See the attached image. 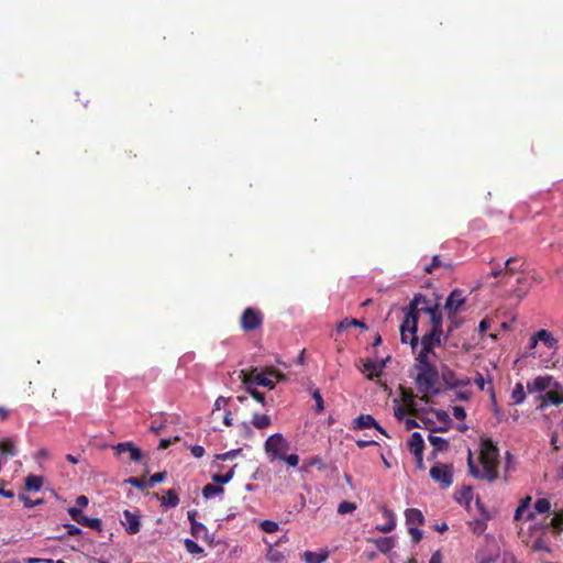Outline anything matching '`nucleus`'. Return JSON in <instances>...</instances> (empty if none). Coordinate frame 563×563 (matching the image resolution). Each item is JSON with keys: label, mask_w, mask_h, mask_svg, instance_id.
Listing matches in <instances>:
<instances>
[{"label": "nucleus", "mask_w": 563, "mask_h": 563, "mask_svg": "<svg viewBox=\"0 0 563 563\" xmlns=\"http://www.w3.org/2000/svg\"><path fill=\"white\" fill-rule=\"evenodd\" d=\"M486 529V523L484 521H481V520H476L475 521V525H474V528H473V531L475 533H482L484 532V530Z\"/></svg>", "instance_id": "obj_64"}, {"label": "nucleus", "mask_w": 563, "mask_h": 563, "mask_svg": "<svg viewBox=\"0 0 563 563\" xmlns=\"http://www.w3.org/2000/svg\"><path fill=\"white\" fill-rule=\"evenodd\" d=\"M384 514L388 517V521L385 525H378L376 526V529L380 532L388 533L393 531L396 527V519L393 516V514L384 508Z\"/></svg>", "instance_id": "obj_29"}, {"label": "nucleus", "mask_w": 563, "mask_h": 563, "mask_svg": "<svg viewBox=\"0 0 563 563\" xmlns=\"http://www.w3.org/2000/svg\"><path fill=\"white\" fill-rule=\"evenodd\" d=\"M0 453L4 456L15 455V445L11 439L7 438L0 441Z\"/></svg>", "instance_id": "obj_32"}, {"label": "nucleus", "mask_w": 563, "mask_h": 563, "mask_svg": "<svg viewBox=\"0 0 563 563\" xmlns=\"http://www.w3.org/2000/svg\"><path fill=\"white\" fill-rule=\"evenodd\" d=\"M224 490H223V487L222 486H219V485H214V484H207L203 486L202 488V496L205 498H210L212 496H216V495H220L222 494Z\"/></svg>", "instance_id": "obj_35"}, {"label": "nucleus", "mask_w": 563, "mask_h": 563, "mask_svg": "<svg viewBox=\"0 0 563 563\" xmlns=\"http://www.w3.org/2000/svg\"><path fill=\"white\" fill-rule=\"evenodd\" d=\"M184 545L187 552L190 554H201L203 552V549L194 540L186 539L184 541Z\"/></svg>", "instance_id": "obj_38"}, {"label": "nucleus", "mask_w": 563, "mask_h": 563, "mask_svg": "<svg viewBox=\"0 0 563 563\" xmlns=\"http://www.w3.org/2000/svg\"><path fill=\"white\" fill-rule=\"evenodd\" d=\"M438 268H442L444 274H450L454 269V263L452 261H443L439 255H434L431 263L424 266V272L433 274Z\"/></svg>", "instance_id": "obj_14"}, {"label": "nucleus", "mask_w": 563, "mask_h": 563, "mask_svg": "<svg viewBox=\"0 0 563 563\" xmlns=\"http://www.w3.org/2000/svg\"><path fill=\"white\" fill-rule=\"evenodd\" d=\"M428 440H429L430 444L433 446V451H432V453L430 455L431 459H435L438 452H443V451H446L449 449L448 440H445V439H443L441 437H437V435L430 434L428 437Z\"/></svg>", "instance_id": "obj_19"}, {"label": "nucleus", "mask_w": 563, "mask_h": 563, "mask_svg": "<svg viewBox=\"0 0 563 563\" xmlns=\"http://www.w3.org/2000/svg\"><path fill=\"white\" fill-rule=\"evenodd\" d=\"M246 389L256 401L261 402L263 406H266L264 393H261L257 389L252 388V385L246 386Z\"/></svg>", "instance_id": "obj_46"}, {"label": "nucleus", "mask_w": 563, "mask_h": 563, "mask_svg": "<svg viewBox=\"0 0 563 563\" xmlns=\"http://www.w3.org/2000/svg\"><path fill=\"white\" fill-rule=\"evenodd\" d=\"M87 527L100 532L102 530V521L99 518H91Z\"/></svg>", "instance_id": "obj_58"}, {"label": "nucleus", "mask_w": 563, "mask_h": 563, "mask_svg": "<svg viewBox=\"0 0 563 563\" xmlns=\"http://www.w3.org/2000/svg\"><path fill=\"white\" fill-rule=\"evenodd\" d=\"M532 550L537 551V552H540V551L550 552L549 545L541 538H538L537 540H534V542L532 543Z\"/></svg>", "instance_id": "obj_50"}, {"label": "nucleus", "mask_w": 563, "mask_h": 563, "mask_svg": "<svg viewBox=\"0 0 563 563\" xmlns=\"http://www.w3.org/2000/svg\"><path fill=\"white\" fill-rule=\"evenodd\" d=\"M230 398H225L223 396H220L216 399L213 411L220 410L223 406H225L229 402Z\"/></svg>", "instance_id": "obj_59"}, {"label": "nucleus", "mask_w": 563, "mask_h": 563, "mask_svg": "<svg viewBox=\"0 0 563 563\" xmlns=\"http://www.w3.org/2000/svg\"><path fill=\"white\" fill-rule=\"evenodd\" d=\"M68 515L70 516V518L78 522V520L80 519L81 515H82V511L80 508H77V507H69L68 508Z\"/></svg>", "instance_id": "obj_55"}, {"label": "nucleus", "mask_w": 563, "mask_h": 563, "mask_svg": "<svg viewBox=\"0 0 563 563\" xmlns=\"http://www.w3.org/2000/svg\"><path fill=\"white\" fill-rule=\"evenodd\" d=\"M540 405L538 406V409L543 411L545 410L547 406L549 404L553 406H560L563 404V388L561 384L559 383V387H552L544 394H542L539 398Z\"/></svg>", "instance_id": "obj_9"}, {"label": "nucleus", "mask_w": 563, "mask_h": 563, "mask_svg": "<svg viewBox=\"0 0 563 563\" xmlns=\"http://www.w3.org/2000/svg\"><path fill=\"white\" fill-rule=\"evenodd\" d=\"M446 340L448 335H444L443 332L430 330L429 333L424 334L421 338V343H427L430 344V346L434 347L441 346L446 342Z\"/></svg>", "instance_id": "obj_17"}, {"label": "nucleus", "mask_w": 563, "mask_h": 563, "mask_svg": "<svg viewBox=\"0 0 563 563\" xmlns=\"http://www.w3.org/2000/svg\"><path fill=\"white\" fill-rule=\"evenodd\" d=\"M511 399L514 400V404H516V405H520L525 401L526 391H525V386L522 383H517L515 385V388L512 389V393H511Z\"/></svg>", "instance_id": "obj_31"}, {"label": "nucleus", "mask_w": 563, "mask_h": 563, "mask_svg": "<svg viewBox=\"0 0 563 563\" xmlns=\"http://www.w3.org/2000/svg\"><path fill=\"white\" fill-rule=\"evenodd\" d=\"M429 316H430V322H431V330L443 332V330H442V313L439 310V307L435 308L431 313H429Z\"/></svg>", "instance_id": "obj_30"}, {"label": "nucleus", "mask_w": 563, "mask_h": 563, "mask_svg": "<svg viewBox=\"0 0 563 563\" xmlns=\"http://www.w3.org/2000/svg\"><path fill=\"white\" fill-rule=\"evenodd\" d=\"M519 262V258L517 257H509L505 263V269L506 273L515 274L516 272L520 271L521 265L517 266L516 264Z\"/></svg>", "instance_id": "obj_42"}, {"label": "nucleus", "mask_w": 563, "mask_h": 563, "mask_svg": "<svg viewBox=\"0 0 563 563\" xmlns=\"http://www.w3.org/2000/svg\"><path fill=\"white\" fill-rule=\"evenodd\" d=\"M179 441V437H175L174 439H162L158 444L159 450L167 449L173 442Z\"/></svg>", "instance_id": "obj_62"}, {"label": "nucleus", "mask_w": 563, "mask_h": 563, "mask_svg": "<svg viewBox=\"0 0 563 563\" xmlns=\"http://www.w3.org/2000/svg\"><path fill=\"white\" fill-rule=\"evenodd\" d=\"M241 374L242 383L245 386L257 384L260 386L273 389L276 382L286 380V375L273 366L265 367L261 371L257 367H252L249 373L242 371Z\"/></svg>", "instance_id": "obj_3"}, {"label": "nucleus", "mask_w": 563, "mask_h": 563, "mask_svg": "<svg viewBox=\"0 0 563 563\" xmlns=\"http://www.w3.org/2000/svg\"><path fill=\"white\" fill-rule=\"evenodd\" d=\"M265 451L273 459L279 460L285 457V453L289 449V444L282 433H274L265 441Z\"/></svg>", "instance_id": "obj_5"}, {"label": "nucleus", "mask_w": 563, "mask_h": 563, "mask_svg": "<svg viewBox=\"0 0 563 563\" xmlns=\"http://www.w3.org/2000/svg\"><path fill=\"white\" fill-rule=\"evenodd\" d=\"M415 368L418 372L415 377L416 385L418 390L424 394L421 399L429 402L430 398L427 394L431 393L432 395H438L440 391L435 388V383L439 379V372L432 363L415 364Z\"/></svg>", "instance_id": "obj_2"}, {"label": "nucleus", "mask_w": 563, "mask_h": 563, "mask_svg": "<svg viewBox=\"0 0 563 563\" xmlns=\"http://www.w3.org/2000/svg\"><path fill=\"white\" fill-rule=\"evenodd\" d=\"M550 526L556 533H561L563 531V511H558L554 514L550 521Z\"/></svg>", "instance_id": "obj_36"}, {"label": "nucleus", "mask_w": 563, "mask_h": 563, "mask_svg": "<svg viewBox=\"0 0 563 563\" xmlns=\"http://www.w3.org/2000/svg\"><path fill=\"white\" fill-rule=\"evenodd\" d=\"M64 527L66 528L67 532L66 534L67 536H77V534H80L81 533V529L78 528L77 526L75 525H71V523H66L64 525Z\"/></svg>", "instance_id": "obj_57"}, {"label": "nucleus", "mask_w": 563, "mask_h": 563, "mask_svg": "<svg viewBox=\"0 0 563 563\" xmlns=\"http://www.w3.org/2000/svg\"><path fill=\"white\" fill-rule=\"evenodd\" d=\"M438 307V303H431L424 295L416 294L413 299L410 301L406 313L412 312L413 318H416L418 322L420 312L429 314Z\"/></svg>", "instance_id": "obj_8"}, {"label": "nucleus", "mask_w": 563, "mask_h": 563, "mask_svg": "<svg viewBox=\"0 0 563 563\" xmlns=\"http://www.w3.org/2000/svg\"><path fill=\"white\" fill-rule=\"evenodd\" d=\"M263 320L264 316L258 309L247 307L241 314L240 325L244 331H253L262 327Z\"/></svg>", "instance_id": "obj_6"}, {"label": "nucleus", "mask_w": 563, "mask_h": 563, "mask_svg": "<svg viewBox=\"0 0 563 563\" xmlns=\"http://www.w3.org/2000/svg\"><path fill=\"white\" fill-rule=\"evenodd\" d=\"M375 428L382 434L387 435L386 431L376 422L373 416L371 415H361L356 419H354L353 428L354 429H366V428Z\"/></svg>", "instance_id": "obj_16"}, {"label": "nucleus", "mask_w": 563, "mask_h": 563, "mask_svg": "<svg viewBox=\"0 0 563 563\" xmlns=\"http://www.w3.org/2000/svg\"><path fill=\"white\" fill-rule=\"evenodd\" d=\"M113 450L117 456H120L123 453L129 454L130 461L135 463L141 462L143 457L141 449L130 441L118 443L117 445L113 446Z\"/></svg>", "instance_id": "obj_11"}, {"label": "nucleus", "mask_w": 563, "mask_h": 563, "mask_svg": "<svg viewBox=\"0 0 563 563\" xmlns=\"http://www.w3.org/2000/svg\"><path fill=\"white\" fill-rule=\"evenodd\" d=\"M19 498L23 503L25 508H33L37 505L43 504V499L32 500L29 496H26L24 494H20Z\"/></svg>", "instance_id": "obj_47"}, {"label": "nucleus", "mask_w": 563, "mask_h": 563, "mask_svg": "<svg viewBox=\"0 0 563 563\" xmlns=\"http://www.w3.org/2000/svg\"><path fill=\"white\" fill-rule=\"evenodd\" d=\"M124 520L122 525L125 527L128 534H136L141 529L140 515L130 510L123 511Z\"/></svg>", "instance_id": "obj_13"}, {"label": "nucleus", "mask_w": 563, "mask_h": 563, "mask_svg": "<svg viewBox=\"0 0 563 563\" xmlns=\"http://www.w3.org/2000/svg\"><path fill=\"white\" fill-rule=\"evenodd\" d=\"M537 340L543 342L549 349H556L559 341L553 334L545 329H541L537 332Z\"/></svg>", "instance_id": "obj_21"}, {"label": "nucleus", "mask_w": 563, "mask_h": 563, "mask_svg": "<svg viewBox=\"0 0 563 563\" xmlns=\"http://www.w3.org/2000/svg\"><path fill=\"white\" fill-rule=\"evenodd\" d=\"M152 483H161L167 477V472H157L153 474L152 476Z\"/></svg>", "instance_id": "obj_63"}, {"label": "nucleus", "mask_w": 563, "mask_h": 563, "mask_svg": "<svg viewBox=\"0 0 563 563\" xmlns=\"http://www.w3.org/2000/svg\"><path fill=\"white\" fill-rule=\"evenodd\" d=\"M453 416L457 420H464L466 418L465 409L463 407H461V406H454L453 407Z\"/></svg>", "instance_id": "obj_56"}, {"label": "nucleus", "mask_w": 563, "mask_h": 563, "mask_svg": "<svg viewBox=\"0 0 563 563\" xmlns=\"http://www.w3.org/2000/svg\"><path fill=\"white\" fill-rule=\"evenodd\" d=\"M424 442L419 432H413L408 440V449L413 455L423 454Z\"/></svg>", "instance_id": "obj_18"}, {"label": "nucleus", "mask_w": 563, "mask_h": 563, "mask_svg": "<svg viewBox=\"0 0 563 563\" xmlns=\"http://www.w3.org/2000/svg\"><path fill=\"white\" fill-rule=\"evenodd\" d=\"M125 483L140 489L144 490L146 489L145 479L144 478H137V477H129L125 479Z\"/></svg>", "instance_id": "obj_48"}, {"label": "nucleus", "mask_w": 563, "mask_h": 563, "mask_svg": "<svg viewBox=\"0 0 563 563\" xmlns=\"http://www.w3.org/2000/svg\"><path fill=\"white\" fill-rule=\"evenodd\" d=\"M261 529L266 533H274L278 530L279 526L273 520H263L260 525Z\"/></svg>", "instance_id": "obj_43"}, {"label": "nucleus", "mask_w": 563, "mask_h": 563, "mask_svg": "<svg viewBox=\"0 0 563 563\" xmlns=\"http://www.w3.org/2000/svg\"><path fill=\"white\" fill-rule=\"evenodd\" d=\"M369 542H373L377 550L384 554L388 553L395 548V540L393 537H380L378 539H369Z\"/></svg>", "instance_id": "obj_20"}, {"label": "nucleus", "mask_w": 563, "mask_h": 563, "mask_svg": "<svg viewBox=\"0 0 563 563\" xmlns=\"http://www.w3.org/2000/svg\"><path fill=\"white\" fill-rule=\"evenodd\" d=\"M472 499V488L471 487H463L460 492V497L457 498V500H465L467 504L470 503V500Z\"/></svg>", "instance_id": "obj_53"}, {"label": "nucleus", "mask_w": 563, "mask_h": 563, "mask_svg": "<svg viewBox=\"0 0 563 563\" xmlns=\"http://www.w3.org/2000/svg\"><path fill=\"white\" fill-rule=\"evenodd\" d=\"M190 531L195 538H199L202 532L207 531V528L203 523L198 522L197 520H192V525L190 526Z\"/></svg>", "instance_id": "obj_45"}, {"label": "nucleus", "mask_w": 563, "mask_h": 563, "mask_svg": "<svg viewBox=\"0 0 563 563\" xmlns=\"http://www.w3.org/2000/svg\"><path fill=\"white\" fill-rule=\"evenodd\" d=\"M312 398L316 401V412L321 413L324 409V405L319 389L312 391Z\"/></svg>", "instance_id": "obj_49"}, {"label": "nucleus", "mask_w": 563, "mask_h": 563, "mask_svg": "<svg viewBox=\"0 0 563 563\" xmlns=\"http://www.w3.org/2000/svg\"><path fill=\"white\" fill-rule=\"evenodd\" d=\"M329 552L322 551V552H312V551H306L303 553V560L306 563H323L328 560Z\"/></svg>", "instance_id": "obj_22"}, {"label": "nucleus", "mask_w": 563, "mask_h": 563, "mask_svg": "<svg viewBox=\"0 0 563 563\" xmlns=\"http://www.w3.org/2000/svg\"><path fill=\"white\" fill-rule=\"evenodd\" d=\"M550 509H551V503L547 498H539L534 503V510L538 514H545V512L550 511Z\"/></svg>", "instance_id": "obj_37"}, {"label": "nucleus", "mask_w": 563, "mask_h": 563, "mask_svg": "<svg viewBox=\"0 0 563 563\" xmlns=\"http://www.w3.org/2000/svg\"><path fill=\"white\" fill-rule=\"evenodd\" d=\"M355 509H356V504H354L352 501L344 500L339 504L338 512L340 515H346V514L353 512Z\"/></svg>", "instance_id": "obj_41"}, {"label": "nucleus", "mask_w": 563, "mask_h": 563, "mask_svg": "<svg viewBox=\"0 0 563 563\" xmlns=\"http://www.w3.org/2000/svg\"><path fill=\"white\" fill-rule=\"evenodd\" d=\"M408 531L412 538V541L415 543H418L420 542V540L422 539V531L419 530L417 527H413V526H409L408 528Z\"/></svg>", "instance_id": "obj_52"}, {"label": "nucleus", "mask_w": 563, "mask_h": 563, "mask_svg": "<svg viewBox=\"0 0 563 563\" xmlns=\"http://www.w3.org/2000/svg\"><path fill=\"white\" fill-rule=\"evenodd\" d=\"M43 486V477L37 475H29L25 478V488L31 492H37Z\"/></svg>", "instance_id": "obj_28"}, {"label": "nucleus", "mask_w": 563, "mask_h": 563, "mask_svg": "<svg viewBox=\"0 0 563 563\" xmlns=\"http://www.w3.org/2000/svg\"><path fill=\"white\" fill-rule=\"evenodd\" d=\"M241 452H242V449L230 450L225 453L217 454L216 460L217 461L234 460L235 457H238L241 454Z\"/></svg>", "instance_id": "obj_40"}, {"label": "nucleus", "mask_w": 563, "mask_h": 563, "mask_svg": "<svg viewBox=\"0 0 563 563\" xmlns=\"http://www.w3.org/2000/svg\"><path fill=\"white\" fill-rule=\"evenodd\" d=\"M465 298L461 289H454L446 298L444 308L448 314H456L459 309L464 305Z\"/></svg>", "instance_id": "obj_12"}, {"label": "nucleus", "mask_w": 563, "mask_h": 563, "mask_svg": "<svg viewBox=\"0 0 563 563\" xmlns=\"http://www.w3.org/2000/svg\"><path fill=\"white\" fill-rule=\"evenodd\" d=\"M430 353H433V347L430 346V344H427V343H421V350L416 358L417 363L416 364H426V363H431L429 361V354Z\"/></svg>", "instance_id": "obj_34"}, {"label": "nucleus", "mask_w": 563, "mask_h": 563, "mask_svg": "<svg viewBox=\"0 0 563 563\" xmlns=\"http://www.w3.org/2000/svg\"><path fill=\"white\" fill-rule=\"evenodd\" d=\"M441 377L443 383L446 385L448 388H457V387H464L470 384V379H460L456 377V374L450 369V368H443L441 373Z\"/></svg>", "instance_id": "obj_15"}, {"label": "nucleus", "mask_w": 563, "mask_h": 563, "mask_svg": "<svg viewBox=\"0 0 563 563\" xmlns=\"http://www.w3.org/2000/svg\"><path fill=\"white\" fill-rule=\"evenodd\" d=\"M515 467V460L514 455L508 451L506 453V464H505V472L508 473L509 471L514 470ZM504 479L507 481V474H505Z\"/></svg>", "instance_id": "obj_51"}, {"label": "nucleus", "mask_w": 563, "mask_h": 563, "mask_svg": "<svg viewBox=\"0 0 563 563\" xmlns=\"http://www.w3.org/2000/svg\"><path fill=\"white\" fill-rule=\"evenodd\" d=\"M430 477L443 487H450L453 483V466L451 464L435 463L430 468Z\"/></svg>", "instance_id": "obj_7"}, {"label": "nucleus", "mask_w": 563, "mask_h": 563, "mask_svg": "<svg viewBox=\"0 0 563 563\" xmlns=\"http://www.w3.org/2000/svg\"><path fill=\"white\" fill-rule=\"evenodd\" d=\"M406 521L409 526H412L413 523L417 525H423L424 517L422 512L417 508H409L405 512Z\"/></svg>", "instance_id": "obj_23"}, {"label": "nucleus", "mask_w": 563, "mask_h": 563, "mask_svg": "<svg viewBox=\"0 0 563 563\" xmlns=\"http://www.w3.org/2000/svg\"><path fill=\"white\" fill-rule=\"evenodd\" d=\"M449 324L446 328V335L453 333L456 329H459L461 321L457 319L456 314H448Z\"/></svg>", "instance_id": "obj_44"}, {"label": "nucleus", "mask_w": 563, "mask_h": 563, "mask_svg": "<svg viewBox=\"0 0 563 563\" xmlns=\"http://www.w3.org/2000/svg\"><path fill=\"white\" fill-rule=\"evenodd\" d=\"M385 366V362H376L373 360H367L364 364V371L369 372L367 376L369 379H373L375 376H378L379 372Z\"/></svg>", "instance_id": "obj_26"}, {"label": "nucleus", "mask_w": 563, "mask_h": 563, "mask_svg": "<svg viewBox=\"0 0 563 563\" xmlns=\"http://www.w3.org/2000/svg\"><path fill=\"white\" fill-rule=\"evenodd\" d=\"M351 327H358V328H362L364 330L367 329V325L363 321H361L358 319L345 318L341 322H339V324L336 325V331L339 333H341V332L346 331Z\"/></svg>", "instance_id": "obj_24"}, {"label": "nucleus", "mask_w": 563, "mask_h": 563, "mask_svg": "<svg viewBox=\"0 0 563 563\" xmlns=\"http://www.w3.org/2000/svg\"><path fill=\"white\" fill-rule=\"evenodd\" d=\"M161 505L166 508H175L179 504L178 495L174 489H168L166 495L159 498Z\"/></svg>", "instance_id": "obj_25"}, {"label": "nucleus", "mask_w": 563, "mask_h": 563, "mask_svg": "<svg viewBox=\"0 0 563 563\" xmlns=\"http://www.w3.org/2000/svg\"><path fill=\"white\" fill-rule=\"evenodd\" d=\"M552 387H559V383L552 376H538L532 382L527 383L529 394L548 391Z\"/></svg>", "instance_id": "obj_10"}, {"label": "nucleus", "mask_w": 563, "mask_h": 563, "mask_svg": "<svg viewBox=\"0 0 563 563\" xmlns=\"http://www.w3.org/2000/svg\"><path fill=\"white\" fill-rule=\"evenodd\" d=\"M499 450L492 439H483L481 442L479 463L483 471L474 463L472 452L468 451L467 466L470 474L477 479L493 483L498 478Z\"/></svg>", "instance_id": "obj_1"}, {"label": "nucleus", "mask_w": 563, "mask_h": 563, "mask_svg": "<svg viewBox=\"0 0 563 563\" xmlns=\"http://www.w3.org/2000/svg\"><path fill=\"white\" fill-rule=\"evenodd\" d=\"M271 418L267 415L254 413L252 424L256 429H265L271 426Z\"/></svg>", "instance_id": "obj_33"}, {"label": "nucleus", "mask_w": 563, "mask_h": 563, "mask_svg": "<svg viewBox=\"0 0 563 563\" xmlns=\"http://www.w3.org/2000/svg\"><path fill=\"white\" fill-rule=\"evenodd\" d=\"M236 466H238L236 464L233 465L225 474H220V473L213 474L211 476L213 483H216L219 486L228 484L233 478Z\"/></svg>", "instance_id": "obj_27"}, {"label": "nucleus", "mask_w": 563, "mask_h": 563, "mask_svg": "<svg viewBox=\"0 0 563 563\" xmlns=\"http://www.w3.org/2000/svg\"><path fill=\"white\" fill-rule=\"evenodd\" d=\"M530 501H531L530 496L521 499L520 505L518 506V508L516 509V512H515V520H520L522 518L523 512L529 508Z\"/></svg>", "instance_id": "obj_39"}, {"label": "nucleus", "mask_w": 563, "mask_h": 563, "mask_svg": "<svg viewBox=\"0 0 563 563\" xmlns=\"http://www.w3.org/2000/svg\"><path fill=\"white\" fill-rule=\"evenodd\" d=\"M279 460L286 462L289 466L296 467L299 463V456L297 454L286 455Z\"/></svg>", "instance_id": "obj_54"}, {"label": "nucleus", "mask_w": 563, "mask_h": 563, "mask_svg": "<svg viewBox=\"0 0 563 563\" xmlns=\"http://www.w3.org/2000/svg\"><path fill=\"white\" fill-rule=\"evenodd\" d=\"M399 330L401 342L409 343L412 350H415L418 346L419 338L417 335L418 322L417 319L413 318L412 312L405 314Z\"/></svg>", "instance_id": "obj_4"}, {"label": "nucleus", "mask_w": 563, "mask_h": 563, "mask_svg": "<svg viewBox=\"0 0 563 563\" xmlns=\"http://www.w3.org/2000/svg\"><path fill=\"white\" fill-rule=\"evenodd\" d=\"M190 452L196 459H200L205 455V449L201 445H192Z\"/></svg>", "instance_id": "obj_60"}, {"label": "nucleus", "mask_w": 563, "mask_h": 563, "mask_svg": "<svg viewBox=\"0 0 563 563\" xmlns=\"http://www.w3.org/2000/svg\"><path fill=\"white\" fill-rule=\"evenodd\" d=\"M165 427V423L164 422H157L156 420L153 421L150 426V430L155 433V434H159L162 432V430L164 429Z\"/></svg>", "instance_id": "obj_61"}]
</instances>
